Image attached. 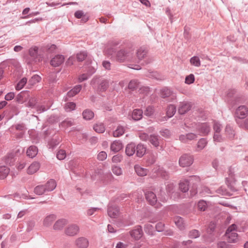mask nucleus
<instances>
[{
    "instance_id": "obj_1",
    "label": "nucleus",
    "mask_w": 248,
    "mask_h": 248,
    "mask_svg": "<svg viewBox=\"0 0 248 248\" xmlns=\"http://www.w3.org/2000/svg\"><path fill=\"white\" fill-rule=\"evenodd\" d=\"M120 44L118 41L112 42L106 50L108 54L111 56L119 62L131 61L134 56V49L132 47Z\"/></svg>"
},
{
    "instance_id": "obj_2",
    "label": "nucleus",
    "mask_w": 248,
    "mask_h": 248,
    "mask_svg": "<svg viewBox=\"0 0 248 248\" xmlns=\"http://www.w3.org/2000/svg\"><path fill=\"white\" fill-rule=\"evenodd\" d=\"M160 97L167 102H173L176 99V93L172 90L167 87L160 90Z\"/></svg>"
},
{
    "instance_id": "obj_3",
    "label": "nucleus",
    "mask_w": 248,
    "mask_h": 248,
    "mask_svg": "<svg viewBox=\"0 0 248 248\" xmlns=\"http://www.w3.org/2000/svg\"><path fill=\"white\" fill-rule=\"evenodd\" d=\"M236 91L234 89H230L228 90L226 100L232 107L238 104L240 102L241 98L236 95Z\"/></svg>"
},
{
    "instance_id": "obj_4",
    "label": "nucleus",
    "mask_w": 248,
    "mask_h": 248,
    "mask_svg": "<svg viewBox=\"0 0 248 248\" xmlns=\"http://www.w3.org/2000/svg\"><path fill=\"white\" fill-rule=\"evenodd\" d=\"M29 53L32 60L28 62L27 63L28 64H32L33 62H40L43 58V55L39 53L38 48L37 46L30 48L29 50Z\"/></svg>"
},
{
    "instance_id": "obj_5",
    "label": "nucleus",
    "mask_w": 248,
    "mask_h": 248,
    "mask_svg": "<svg viewBox=\"0 0 248 248\" xmlns=\"http://www.w3.org/2000/svg\"><path fill=\"white\" fill-rule=\"evenodd\" d=\"M248 114V108L245 106H240L235 112V121L237 124L239 123V120L245 118Z\"/></svg>"
},
{
    "instance_id": "obj_6",
    "label": "nucleus",
    "mask_w": 248,
    "mask_h": 248,
    "mask_svg": "<svg viewBox=\"0 0 248 248\" xmlns=\"http://www.w3.org/2000/svg\"><path fill=\"white\" fill-rule=\"evenodd\" d=\"M196 130L201 136H206L211 131V126L208 123H199L196 126Z\"/></svg>"
},
{
    "instance_id": "obj_7",
    "label": "nucleus",
    "mask_w": 248,
    "mask_h": 248,
    "mask_svg": "<svg viewBox=\"0 0 248 248\" xmlns=\"http://www.w3.org/2000/svg\"><path fill=\"white\" fill-rule=\"evenodd\" d=\"M193 157L187 154L183 155L179 158V164L182 167H189L193 162Z\"/></svg>"
},
{
    "instance_id": "obj_8",
    "label": "nucleus",
    "mask_w": 248,
    "mask_h": 248,
    "mask_svg": "<svg viewBox=\"0 0 248 248\" xmlns=\"http://www.w3.org/2000/svg\"><path fill=\"white\" fill-rule=\"evenodd\" d=\"M228 173V177L226 178V183L232 191H236V188L234 186L235 182L234 174L231 168L229 170Z\"/></svg>"
},
{
    "instance_id": "obj_9",
    "label": "nucleus",
    "mask_w": 248,
    "mask_h": 248,
    "mask_svg": "<svg viewBox=\"0 0 248 248\" xmlns=\"http://www.w3.org/2000/svg\"><path fill=\"white\" fill-rule=\"evenodd\" d=\"M30 93L28 91H23L18 93L16 98V101L18 103H23L26 102L29 99Z\"/></svg>"
},
{
    "instance_id": "obj_10",
    "label": "nucleus",
    "mask_w": 248,
    "mask_h": 248,
    "mask_svg": "<svg viewBox=\"0 0 248 248\" xmlns=\"http://www.w3.org/2000/svg\"><path fill=\"white\" fill-rule=\"evenodd\" d=\"M145 199L147 202L151 205H155L157 201L156 194L151 191H147L145 192Z\"/></svg>"
},
{
    "instance_id": "obj_11",
    "label": "nucleus",
    "mask_w": 248,
    "mask_h": 248,
    "mask_svg": "<svg viewBox=\"0 0 248 248\" xmlns=\"http://www.w3.org/2000/svg\"><path fill=\"white\" fill-rule=\"evenodd\" d=\"M194 178H195V176H190V179L189 180L185 179L184 180L181 181L179 183L180 190L184 193L187 192L189 189V184Z\"/></svg>"
},
{
    "instance_id": "obj_12",
    "label": "nucleus",
    "mask_w": 248,
    "mask_h": 248,
    "mask_svg": "<svg viewBox=\"0 0 248 248\" xmlns=\"http://www.w3.org/2000/svg\"><path fill=\"white\" fill-rule=\"evenodd\" d=\"M79 231V227L76 224H71L65 230V233L68 236H74Z\"/></svg>"
},
{
    "instance_id": "obj_13",
    "label": "nucleus",
    "mask_w": 248,
    "mask_h": 248,
    "mask_svg": "<svg viewBox=\"0 0 248 248\" xmlns=\"http://www.w3.org/2000/svg\"><path fill=\"white\" fill-rule=\"evenodd\" d=\"M191 108V105L190 103L187 102H180L178 109V113L181 115L184 114L188 111Z\"/></svg>"
},
{
    "instance_id": "obj_14",
    "label": "nucleus",
    "mask_w": 248,
    "mask_h": 248,
    "mask_svg": "<svg viewBox=\"0 0 248 248\" xmlns=\"http://www.w3.org/2000/svg\"><path fill=\"white\" fill-rule=\"evenodd\" d=\"M64 61V56L57 55L50 61V64L53 67H58L61 65Z\"/></svg>"
},
{
    "instance_id": "obj_15",
    "label": "nucleus",
    "mask_w": 248,
    "mask_h": 248,
    "mask_svg": "<svg viewBox=\"0 0 248 248\" xmlns=\"http://www.w3.org/2000/svg\"><path fill=\"white\" fill-rule=\"evenodd\" d=\"M75 244L78 248H87L89 242L86 238L80 237L76 240Z\"/></svg>"
},
{
    "instance_id": "obj_16",
    "label": "nucleus",
    "mask_w": 248,
    "mask_h": 248,
    "mask_svg": "<svg viewBox=\"0 0 248 248\" xmlns=\"http://www.w3.org/2000/svg\"><path fill=\"white\" fill-rule=\"evenodd\" d=\"M131 237L136 240L140 239L142 236L143 232L141 226H138L137 228L130 232Z\"/></svg>"
},
{
    "instance_id": "obj_17",
    "label": "nucleus",
    "mask_w": 248,
    "mask_h": 248,
    "mask_svg": "<svg viewBox=\"0 0 248 248\" xmlns=\"http://www.w3.org/2000/svg\"><path fill=\"white\" fill-rule=\"evenodd\" d=\"M119 213V209L116 205H109L108 208V214L111 218H115Z\"/></svg>"
},
{
    "instance_id": "obj_18",
    "label": "nucleus",
    "mask_w": 248,
    "mask_h": 248,
    "mask_svg": "<svg viewBox=\"0 0 248 248\" xmlns=\"http://www.w3.org/2000/svg\"><path fill=\"white\" fill-rule=\"evenodd\" d=\"M146 147L142 143H139L136 146V155L139 157H142L146 153Z\"/></svg>"
},
{
    "instance_id": "obj_19",
    "label": "nucleus",
    "mask_w": 248,
    "mask_h": 248,
    "mask_svg": "<svg viewBox=\"0 0 248 248\" xmlns=\"http://www.w3.org/2000/svg\"><path fill=\"white\" fill-rule=\"evenodd\" d=\"M41 80V78L38 75H34L32 76L31 78L29 79L28 85L27 88L31 89L35 85L36 83L39 82Z\"/></svg>"
},
{
    "instance_id": "obj_20",
    "label": "nucleus",
    "mask_w": 248,
    "mask_h": 248,
    "mask_svg": "<svg viewBox=\"0 0 248 248\" xmlns=\"http://www.w3.org/2000/svg\"><path fill=\"white\" fill-rule=\"evenodd\" d=\"M123 147L122 142L120 140L114 141L110 145V149L114 153L118 152Z\"/></svg>"
},
{
    "instance_id": "obj_21",
    "label": "nucleus",
    "mask_w": 248,
    "mask_h": 248,
    "mask_svg": "<svg viewBox=\"0 0 248 248\" xmlns=\"http://www.w3.org/2000/svg\"><path fill=\"white\" fill-rule=\"evenodd\" d=\"M226 240L229 243H236L238 240L236 232H225Z\"/></svg>"
},
{
    "instance_id": "obj_22",
    "label": "nucleus",
    "mask_w": 248,
    "mask_h": 248,
    "mask_svg": "<svg viewBox=\"0 0 248 248\" xmlns=\"http://www.w3.org/2000/svg\"><path fill=\"white\" fill-rule=\"evenodd\" d=\"M134 169L137 175L140 176H146L149 172L148 169L142 168L139 165H136L134 166Z\"/></svg>"
},
{
    "instance_id": "obj_23",
    "label": "nucleus",
    "mask_w": 248,
    "mask_h": 248,
    "mask_svg": "<svg viewBox=\"0 0 248 248\" xmlns=\"http://www.w3.org/2000/svg\"><path fill=\"white\" fill-rule=\"evenodd\" d=\"M136 152V145L131 142L127 145L125 148V153L128 156L133 155Z\"/></svg>"
},
{
    "instance_id": "obj_24",
    "label": "nucleus",
    "mask_w": 248,
    "mask_h": 248,
    "mask_svg": "<svg viewBox=\"0 0 248 248\" xmlns=\"http://www.w3.org/2000/svg\"><path fill=\"white\" fill-rule=\"evenodd\" d=\"M176 111V107L174 105H169L167 107L166 112L167 117H164L165 120H167V119L172 117L175 113Z\"/></svg>"
},
{
    "instance_id": "obj_25",
    "label": "nucleus",
    "mask_w": 248,
    "mask_h": 248,
    "mask_svg": "<svg viewBox=\"0 0 248 248\" xmlns=\"http://www.w3.org/2000/svg\"><path fill=\"white\" fill-rule=\"evenodd\" d=\"M39 163L37 162H34L28 167L27 173L29 174H32L35 173L39 170Z\"/></svg>"
},
{
    "instance_id": "obj_26",
    "label": "nucleus",
    "mask_w": 248,
    "mask_h": 248,
    "mask_svg": "<svg viewBox=\"0 0 248 248\" xmlns=\"http://www.w3.org/2000/svg\"><path fill=\"white\" fill-rule=\"evenodd\" d=\"M46 192L53 190L56 186V183L54 180L51 179L44 185Z\"/></svg>"
},
{
    "instance_id": "obj_27",
    "label": "nucleus",
    "mask_w": 248,
    "mask_h": 248,
    "mask_svg": "<svg viewBox=\"0 0 248 248\" xmlns=\"http://www.w3.org/2000/svg\"><path fill=\"white\" fill-rule=\"evenodd\" d=\"M143 111L140 109H135L132 113V118L134 121H139L142 117Z\"/></svg>"
},
{
    "instance_id": "obj_28",
    "label": "nucleus",
    "mask_w": 248,
    "mask_h": 248,
    "mask_svg": "<svg viewBox=\"0 0 248 248\" xmlns=\"http://www.w3.org/2000/svg\"><path fill=\"white\" fill-rule=\"evenodd\" d=\"M67 220L65 219L58 220L53 225V229L55 230H60L67 224Z\"/></svg>"
},
{
    "instance_id": "obj_29",
    "label": "nucleus",
    "mask_w": 248,
    "mask_h": 248,
    "mask_svg": "<svg viewBox=\"0 0 248 248\" xmlns=\"http://www.w3.org/2000/svg\"><path fill=\"white\" fill-rule=\"evenodd\" d=\"M82 86L80 85L75 86L73 89L67 93V97H72L77 94L81 90Z\"/></svg>"
},
{
    "instance_id": "obj_30",
    "label": "nucleus",
    "mask_w": 248,
    "mask_h": 248,
    "mask_svg": "<svg viewBox=\"0 0 248 248\" xmlns=\"http://www.w3.org/2000/svg\"><path fill=\"white\" fill-rule=\"evenodd\" d=\"M38 149L36 146L32 145L27 151V155L31 158L35 157L37 154Z\"/></svg>"
},
{
    "instance_id": "obj_31",
    "label": "nucleus",
    "mask_w": 248,
    "mask_h": 248,
    "mask_svg": "<svg viewBox=\"0 0 248 248\" xmlns=\"http://www.w3.org/2000/svg\"><path fill=\"white\" fill-rule=\"evenodd\" d=\"M208 141L206 138H201L197 144V151H199L203 149L207 145Z\"/></svg>"
},
{
    "instance_id": "obj_32",
    "label": "nucleus",
    "mask_w": 248,
    "mask_h": 248,
    "mask_svg": "<svg viewBox=\"0 0 248 248\" xmlns=\"http://www.w3.org/2000/svg\"><path fill=\"white\" fill-rule=\"evenodd\" d=\"M56 219L55 215H49L46 217L44 220L43 224L46 226H49L51 225L52 222Z\"/></svg>"
},
{
    "instance_id": "obj_33",
    "label": "nucleus",
    "mask_w": 248,
    "mask_h": 248,
    "mask_svg": "<svg viewBox=\"0 0 248 248\" xmlns=\"http://www.w3.org/2000/svg\"><path fill=\"white\" fill-rule=\"evenodd\" d=\"M10 169L5 166H0V179H5L9 173Z\"/></svg>"
},
{
    "instance_id": "obj_34",
    "label": "nucleus",
    "mask_w": 248,
    "mask_h": 248,
    "mask_svg": "<svg viewBox=\"0 0 248 248\" xmlns=\"http://www.w3.org/2000/svg\"><path fill=\"white\" fill-rule=\"evenodd\" d=\"M149 142L155 147L159 145L158 136L155 134L150 135L149 140Z\"/></svg>"
},
{
    "instance_id": "obj_35",
    "label": "nucleus",
    "mask_w": 248,
    "mask_h": 248,
    "mask_svg": "<svg viewBox=\"0 0 248 248\" xmlns=\"http://www.w3.org/2000/svg\"><path fill=\"white\" fill-rule=\"evenodd\" d=\"M34 192L37 195H42L46 192L44 185H38L34 189Z\"/></svg>"
},
{
    "instance_id": "obj_36",
    "label": "nucleus",
    "mask_w": 248,
    "mask_h": 248,
    "mask_svg": "<svg viewBox=\"0 0 248 248\" xmlns=\"http://www.w3.org/2000/svg\"><path fill=\"white\" fill-rule=\"evenodd\" d=\"M83 117L87 120H90L94 117V113L90 109H86L82 113Z\"/></svg>"
},
{
    "instance_id": "obj_37",
    "label": "nucleus",
    "mask_w": 248,
    "mask_h": 248,
    "mask_svg": "<svg viewBox=\"0 0 248 248\" xmlns=\"http://www.w3.org/2000/svg\"><path fill=\"white\" fill-rule=\"evenodd\" d=\"M125 131L124 127L121 125H118L116 129L113 132V136L115 137H119L122 136Z\"/></svg>"
},
{
    "instance_id": "obj_38",
    "label": "nucleus",
    "mask_w": 248,
    "mask_h": 248,
    "mask_svg": "<svg viewBox=\"0 0 248 248\" xmlns=\"http://www.w3.org/2000/svg\"><path fill=\"white\" fill-rule=\"evenodd\" d=\"M94 131L98 133H103L105 131V126L103 123H98L93 126Z\"/></svg>"
},
{
    "instance_id": "obj_39",
    "label": "nucleus",
    "mask_w": 248,
    "mask_h": 248,
    "mask_svg": "<svg viewBox=\"0 0 248 248\" xmlns=\"http://www.w3.org/2000/svg\"><path fill=\"white\" fill-rule=\"evenodd\" d=\"M148 50L146 49L141 47L137 50V57L139 60H142L146 56Z\"/></svg>"
},
{
    "instance_id": "obj_40",
    "label": "nucleus",
    "mask_w": 248,
    "mask_h": 248,
    "mask_svg": "<svg viewBox=\"0 0 248 248\" xmlns=\"http://www.w3.org/2000/svg\"><path fill=\"white\" fill-rule=\"evenodd\" d=\"M174 222L176 226L180 229L183 230L184 228V219L180 217H176L174 219Z\"/></svg>"
},
{
    "instance_id": "obj_41",
    "label": "nucleus",
    "mask_w": 248,
    "mask_h": 248,
    "mask_svg": "<svg viewBox=\"0 0 248 248\" xmlns=\"http://www.w3.org/2000/svg\"><path fill=\"white\" fill-rule=\"evenodd\" d=\"M139 86V82L137 79H133L131 80L128 85V88L129 89L134 91L136 90Z\"/></svg>"
},
{
    "instance_id": "obj_42",
    "label": "nucleus",
    "mask_w": 248,
    "mask_h": 248,
    "mask_svg": "<svg viewBox=\"0 0 248 248\" xmlns=\"http://www.w3.org/2000/svg\"><path fill=\"white\" fill-rule=\"evenodd\" d=\"M225 132L229 139H233L235 136L234 131L230 125H227Z\"/></svg>"
},
{
    "instance_id": "obj_43",
    "label": "nucleus",
    "mask_w": 248,
    "mask_h": 248,
    "mask_svg": "<svg viewBox=\"0 0 248 248\" xmlns=\"http://www.w3.org/2000/svg\"><path fill=\"white\" fill-rule=\"evenodd\" d=\"M27 83V78H23L20 81L17 83L16 86V89L17 91L21 90L26 84Z\"/></svg>"
},
{
    "instance_id": "obj_44",
    "label": "nucleus",
    "mask_w": 248,
    "mask_h": 248,
    "mask_svg": "<svg viewBox=\"0 0 248 248\" xmlns=\"http://www.w3.org/2000/svg\"><path fill=\"white\" fill-rule=\"evenodd\" d=\"M28 101L26 106L31 108H34L37 103V98L35 97H30Z\"/></svg>"
},
{
    "instance_id": "obj_45",
    "label": "nucleus",
    "mask_w": 248,
    "mask_h": 248,
    "mask_svg": "<svg viewBox=\"0 0 248 248\" xmlns=\"http://www.w3.org/2000/svg\"><path fill=\"white\" fill-rule=\"evenodd\" d=\"M108 87V82L107 80H103L101 81L98 86V90L100 92L105 91Z\"/></svg>"
},
{
    "instance_id": "obj_46",
    "label": "nucleus",
    "mask_w": 248,
    "mask_h": 248,
    "mask_svg": "<svg viewBox=\"0 0 248 248\" xmlns=\"http://www.w3.org/2000/svg\"><path fill=\"white\" fill-rule=\"evenodd\" d=\"M198 209L201 211H204L207 208L206 202L203 200H200L197 204Z\"/></svg>"
},
{
    "instance_id": "obj_47",
    "label": "nucleus",
    "mask_w": 248,
    "mask_h": 248,
    "mask_svg": "<svg viewBox=\"0 0 248 248\" xmlns=\"http://www.w3.org/2000/svg\"><path fill=\"white\" fill-rule=\"evenodd\" d=\"M188 235L189 238L194 239L199 237L200 233L198 230L194 229L189 231Z\"/></svg>"
},
{
    "instance_id": "obj_48",
    "label": "nucleus",
    "mask_w": 248,
    "mask_h": 248,
    "mask_svg": "<svg viewBox=\"0 0 248 248\" xmlns=\"http://www.w3.org/2000/svg\"><path fill=\"white\" fill-rule=\"evenodd\" d=\"M76 104L74 102H68L65 104L64 108L66 111L70 112L75 109Z\"/></svg>"
},
{
    "instance_id": "obj_49",
    "label": "nucleus",
    "mask_w": 248,
    "mask_h": 248,
    "mask_svg": "<svg viewBox=\"0 0 248 248\" xmlns=\"http://www.w3.org/2000/svg\"><path fill=\"white\" fill-rule=\"evenodd\" d=\"M157 175L162 177L165 179H167L168 177V172L164 170L162 168H158L157 170Z\"/></svg>"
},
{
    "instance_id": "obj_50",
    "label": "nucleus",
    "mask_w": 248,
    "mask_h": 248,
    "mask_svg": "<svg viewBox=\"0 0 248 248\" xmlns=\"http://www.w3.org/2000/svg\"><path fill=\"white\" fill-rule=\"evenodd\" d=\"M190 62L191 64L196 66L199 67L201 65V62L198 57L194 56L190 60Z\"/></svg>"
},
{
    "instance_id": "obj_51",
    "label": "nucleus",
    "mask_w": 248,
    "mask_h": 248,
    "mask_svg": "<svg viewBox=\"0 0 248 248\" xmlns=\"http://www.w3.org/2000/svg\"><path fill=\"white\" fill-rule=\"evenodd\" d=\"M87 57V53L86 51H82L77 54V59L78 62H82Z\"/></svg>"
},
{
    "instance_id": "obj_52",
    "label": "nucleus",
    "mask_w": 248,
    "mask_h": 248,
    "mask_svg": "<svg viewBox=\"0 0 248 248\" xmlns=\"http://www.w3.org/2000/svg\"><path fill=\"white\" fill-rule=\"evenodd\" d=\"M144 231L146 233L149 235H153L154 232V227L150 224H146L144 226Z\"/></svg>"
},
{
    "instance_id": "obj_53",
    "label": "nucleus",
    "mask_w": 248,
    "mask_h": 248,
    "mask_svg": "<svg viewBox=\"0 0 248 248\" xmlns=\"http://www.w3.org/2000/svg\"><path fill=\"white\" fill-rule=\"evenodd\" d=\"M111 170L113 173L119 176L122 174V170L121 168L117 166H112Z\"/></svg>"
},
{
    "instance_id": "obj_54",
    "label": "nucleus",
    "mask_w": 248,
    "mask_h": 248,
    "mask_svg": "<svg viewBox=\"0 0 248 248\" xmlns=\"http://www.w3.org/2000/svg\"><path fill=\"white\" fill-rule=\"evenodd\" d=\"M154 113V108L152 106H148L144 111V114L147 116H151Z\"/></svg>"
},
{
    "instance_id": "obj_55",
    "label": "nucleus",
    "mask_w": 248,
    "mask_h": 248,
    "mask_svg": "<svg viewBox=\"0 0 248 248\" xmlns=\"http://www.w3.org/2000/svg\"><path fill=\"white\" fill-rule=\"evenodd\" d=\"M195 81V77L193 74H191L187 76L185 78V83L187 84L193 83Z\"/></svg>"
},
{
    "instance_id": "obj_56",
    "label": "nucleus",
    "mask_w": 248,
    "mask_h": 248,
    "mask_svg": "<svg viewBox=\"0 0 248 248\" xmlns=\"http://www.w3.org/2000/svg\"><path fill=\"white\" fill-rule=\"evenodd\" d=\"M213 129L215 133H220L222 129V126L219 123L215 121L213 125Z\"/></svg>"
},
{
    "instance_id": "obj_57",
    "label": "nucleus",
    "mask_w": 248,
    "mask_h": 248,
    "mask_svg": "<svg viewBox=\"0 0 248 248\" xmlns=\"http://www.w3.org/2000/svg\"><path fill=\"white\" fill-rule=\"evenodd\" d=\"M218 248H232V246L226 242L222 241L217 243Z\"/></svg>"
},
{
    "instance_id": "obj_58",
    "label": "nucleus",
    "mask_w": 248,
    "mask_h": 248,
    "mask_svg": "<svg viewBox=\"0 0 248 248\" xmlns=\"http://www.w3.org/2000/svg\"><path fill=\"white\" fill-rule=\"evenodd\" d=\"M66 157V152L63 150H60L57 154V158L59 160H63Z\"/></svg>"
},
{
    "instance_id": "obj_59",
    "label": "nucleus",
    "mask_w": 248,
    "mask_h": 248,
    "mask_svg": "<svg viewBox=\"0 0 248 248\" xmlns=\"http://www.w3.org/2000/svg\"><path fill=\"white\" fill-rule=\"evenodd\" d=\"M61 126L63 127L71 126L73 125V122L72 120L68 119L65 120L61 123Z\"/></svg>"
},
{
    "instance_id": "obj_60",
    "label": "nucleus",
    "mask_w": 248,
    "mask_h": 248,
    "mask_svg": "<svg viewBox=\"0 0 248 248\" xmlns=\"http://www.w3.org/2000/svg\"><path fill=\"white\" fill-rule=\"evenodd\" d=\"M165 225L162 222H159L155 225L156 230L158 232H161L164 231Z\"/></svg>"
},
{
    "instance_id": "obj_61",
    "label": "nucleus",
    "mask_w": 248,
    "mask_h": 248,
    "mask_svg": "<svg viewBox=\"0 0 248 248\" xmlns=\"http://www.w3.org/2000/svg\"><path fill=\"white\" fill-rule=\"evenodd\" d=\"M107 154L104 151L100 152L97 155V159L100 161H103L107 158Z\"/></svg>"
},
{
    "instance_id": "obj_62",
    "label": "nucleus",
    "mask_w": 248,
    "mask_h": 248,
    "mask_svg": "<svg viewBox=\"0 0 248 248\" xmlns=\"http://www.w3.org/2000/svg\"><path fill=\"white\" fill-rule=\"evenodd\" d=\"M139 137L141 140L146 141L149 140L150 136L145 133H140Z\"/></svg>"
},
{
    "instance_id": "obj_63",
    "label": "nucleus",
    "mask_w": 248,
    "mask_h": 248,
    "mask_svg": "<svg viewBox=\"0 0 248 248\" xmlns=\"http://www.w3.org/2000/svg\"><path fill=\"white\" fill-rule=\"evenodd\" d=\"M213 139L215 141L221 142L223 141V138L220 133H214Z\"/></svg>"
},
{
    "instance_id": "obj_64",
    "label": "nucleus",
    "mask_w": 248,
    "mask_h": 248,
    "mask_svg": "<svg viewBox=\"0 0 248 248\" xmlns=\"http://www.w3.org/2000/svg\"><path fill=\"white\" fill-rule=\"evenodd\" d=\"M190 197H192L197 193V186L194 184L190 189Z\"/></svg>"
}]
</instances>
